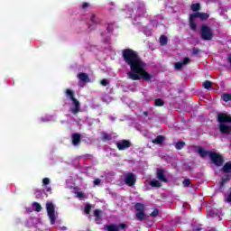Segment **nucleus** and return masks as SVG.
Returning a JSON list of instances; mask_svg holds the SVG:
<instances>
[{
  "label": "nucleus",
  "instance_id": "27",
  "mask_svg": "<svg viewBox=\"0 0 231 231\" xmlns=\"http://www.w3.org/2000/svg\"><path fill=\"white\" fill-rule=\"evenodd\" d=\"M201 8V5L199 4H193L191 5V10L192 12H198Z\"/></svg>",
  "mask_w": 231,
  "mask_h": 231
},
{
  "label": "nucleus",
  "instance_id": "40",
  "mask_svg": "<svg viewBox=\"0 0 231 231\" xmlns=\"http://www.w3.org/2000/svg\"><path fill=\"white\" fill-rule=\"evenodd\" d=\"M76 194H77V198H86V196H84V193L80 191L76 192Z\"/></svg>",
  "mask_w": 231,
  "mask_h": 231
},
{
  "label": "nucleus",
  "instance_id": "2",
  "mask_svg": "<svg viewBox=\"0 0 231 231\" xmlns=\"http://www.w3.org/2000/svg\"><path fill=\"white\" fill-rule=\"evenodd\" d=\"M200 39L202 41H212L214 39V31L208 24L200 25Z\"/></svg>",
  "mask_w": 231,
  "mask_h": 231
},
{
  "label": "nucleus",
  "instance_id": "44",
  "mask_svg": "<svg viewBox=\"0 0 231 231\" xmlns=\"http://www.w3.org/2000/svg\"><path fill=\"white\" fill-rule=\"evenodd\" d=\"M143 115H144V116H149V112L144 111V112L143 113Z\"/></svg>",
  "mask_w": 231,
  "mask_h": 231
},
{
  "label": "nucleus",
  "instance_id": "22",
  "mask_svg": "<svg viewBox=\"0 0 231 231\" xmlns=\"http://www.w3.org/2000/svg\"><path fill=\"white\" fill-rule=\"evenodd\" d=\"M167 42H168L167 36L162 35V36L160 37V44H161V46H165V45H167Z\"/></svg>",
  "mask_w": 231,
  "mask_h": 231
},
{
  "label": "nucleus",
  "instance_id": "6",
  "mask_svg": "<svg viewBox=\"0 0 231 231\" xmlns=\"http://www.w3.org/2000/svg\"><path fill=\"white\" fill-rule=\"evenodd\" d=\"M46 208H47V214L51 219V225H55V221L57 219V217H55V206H53V203H47Z\"/></svg>",
  "mask_w": 231,
  "mask_h": 231
},
{
  "label": "nucleus",
  "instance_id": "39",
  "mask_svg": "<svg viewBox=\"0 0 231 231\" xmlns=\"http://www.w3.org/2000/svg\"><path fill=\"white\" fill-rule=\"evenodd\" d=\"M42 183L43 185H50V179L48 178L43 179Z\"/></svg>",
  "mask_w": 231,
  "mask_h": 231
},
{
  "label": "nucleus",
  "instance_id": "14",
  "mask_svg": "<svg viewBox=\"0 0 231 231\" xmlns=\"http://www.w3.org/2000/svg\"><path fill=\"white\" fill-rule=\"evenodd\" d=\"M222 172H224L225 174H230L231 173V161L226 162L222 169H221Z\"/></svg>",
  "mask_w": 231,
  "mask_h": 231
},
{
  "label": "nucleus",
  "instance_id": "37",
  "mask_svg": "<svg viewBox=\"0 0 231 231\" xmlns=\"http://www.w3.org/2000/svg\"><path fill=\"white\" fill-rule=\"evenodd\" d=\"M100 84L102 86H109V79H104L101 80Z\"/></svg>",
  "mask_w": 231,
  "mask_h": 231
},
{
  "label": "nucleus",
  "instance_id": "47",
  "mask_svg": "<svg viewBox=\"0 0 231 231\" xmlns=\"http://www.w3.org/2000/svg\"><path fill=\"white\" fill-rule=\"evenodd\" d=\"M129 174H133L132 172H130Z\"/></svg>",
  "mask_w": 231,
  "mask_h": 231
},
{
  "label": "nucleus",
  "instance_id": "11",
  "mask_svg": "<svg viewBox=\"0 0 231 231\" xmlns=\"http://www.w3.org/2000/svg\"><path fill=\"white\" fill-rule=\"evenodd\" d=\"M72 138V145L74 147H78V145H80V142H82V135L80 134L76 133L71 135Z\"/></svg>",
  "mask_w": 231,
  "mask_h": 231
},
{
  "label": "nucleus",
  "instance_id": "3",
  "mask_svg": "<svg viewBox=\"0 0 231 231\" xmlns=\"http://www.w3.org/2000/svg\"><path fill=\"white\" fill-rule=\"evenodd\" d=\"M209 160L210 163L215 165V167H223L225 163V158H223V155L216 152H211L209 153Z\"/></svg>",
  "mask_w": 231,
  "mask_h": 231
},
{
  "label": "nucleus",
  "instance_id": "26",
  "mask_svg": "<svg viewBox=\"0 0 231 231\" xmlns=\"http://www.w3.org/2000/svg\"><path fill=\"white\" fill-rule=\"evenodd\" d=\"M66 95L67 97H69V98H70V100H73V98H75V93H73V91H71L70 89L66 90Z\"/></svg>",
  "mask_w": 231,
  "mask_h": 231
},
{
  "label": "nucleus",
  "instance_id": "5",
  "mask_svg": "<svg viewBox=\"0 0 231 231\" xmlns=\"http://www.w3.org/2000/svg\"><path fill=\"white\" fill-rule=\"evenodd\" d=\"M121 180H123L125 185H127L128 187H134V184L136 183V176L134 174H126L122 176Z\"/></svg>",
  "mask_w": 231,
  "mask_h": 231
},
{
  "label": "nucleus",
  "instance_id": "29",
  "mask_svg": "<svg viewBox=\"0 0 231 231\" xmlns=\"http://www.w3.org/2000/svg\"><path fill=\"white\" fill-rule=\"evenodd\" d=\"M189 17L191 18V19H200V17H201V13H194V14H189Z\"/></svg>",
  "mask_w": 231,
  "mask_h": 231
},
{
  "label": "nucleus",
  "instance_id": "17",
  "mask_svg": "<svg viewBox=\"0 0 231 231\" xmlns=\"http://www.w3.org/2000/svg\"><path fill=\"white\" fill-rule=\"evenodd\" d=\"M230 175L226 174L224 175V177L221 178V181L219 182L220 187H223L225 183H228L230 181Z\"/></svg>",
  "mask_w": 231,
  "mask_h": 231
},
{
  "label": "nucleus",
  "instance_id": "20",
  "mask_svg": "<svg viewBox=\"0 0 231 231\" xmlns=\"http://www.w3.org/2000/svg\"><path fill=\"white\" fill-rule=\"evenodd\" d=\"M189 27L194 32H196V30L198 29V25L196 24V22L194 21L193 18H190V17H189Z\"/></svg>",
  "mask_w": 231,
  "mask_h": 231
},
{
  "label": "nucleus",
  "instance_id": "46",
  "mask_svg": "<svg viewBox=\"0 0 231 231\" xmlns=\"http://www.w3.org/2000/svg\"><path fill=\"white\" fill-rule=\"evenodd\" d=\"M194 230H196V231H201V227H195Z\"/></svg>",
  "mask_w": 231,
  "mask_h": 231
},
{
  "label": "nucleus",
  "instance_id": "33",
  "mask_svg": "<svg viewBox=\"0 0 231 231\" xmlns=\"http://www.w3.org/2000/svg\"><path fill=\"white\" fill-rule=\"evenodd\" d=\"M94 216H95V217H96V221H98V219H100V210L96 209V210L94 211Z\"/></svg>",
  "mask_w": 231,
  "mask_h": 231
},
{
  "label": "nucleus",
  "instance_id": "36",
  "mask_svg": "<svg viewBox=\"0 0 231 231\" xmlns=\"http://www.w3.org/2000/svg\"><path fill=\"white\" fill-rule=\"evenodd\" d=\"M165 172H167V171H165V169H163V168H157V172H156V174H165Z\"/></svg>",
  "mask_w": 231,
  "mask_h": 231
},
{
  "label": "nucleus",
  "instance_id": "45",
  "mask_svg": "<svg viewBox=\"0 0 231 231\" xmlns=\"http://www.w3.org/2000/svg\"><path fill=\"white\" fill-rule=\"evenodd\" d=\"M228 62L231 64V54H228Z\"/></svg>",
  "mask_w": 231,
  "mask_h": 231
},
{
  "label": "nucleus",
  "instance_id": "19",
  "mask_svg": "<svg viewBox=\"0 0 231 231\" xmlns=\"http://www.w3.org/2000/svg\"><path fill=\"white\" fill-rule=\"evenodd\" d=\"M174 147H175V149H177V151H181V149H183V147H185V142L179 141L174 143Z\"/></svg>",
  "mask_w": 231,
  "mask_h": 231
},
{
  "label": "nucleus",
  "instance_id": "23",
  "mask_svg": "<svg viewBox=\"0 0 231 231\" xmlns=\"http://www.w3.org/2000/svg\"><path fill=\"white\" fill-rule=\"evenodd\" d=\"M32 207H33L35 212H41V210H42V207H41V204H39L37 202H34L32 204Z\"/></svg>",
  "mask_w": 231,
  "mask_h": 231
},
{
  "label": "nucleus",
  "instance_id": "28",
  "mask_svg": "<svg viewBox=\"0 0 231 231\" xmlns=\"http://www.w3.org/2000/svg\"><path fill=\"white\" fill-rule=\"evenodd\" d=\"M210 17V14L207 13H200V19L201 21H207Z\"/></svg>",
  "mask_w": 231,
  "mask_h": 231
},
{
  "label": "nucleus",
  "instance_id": "10",
  "mask_svg": "<svg viewBox=\"0 0 231 231\" xmlns=\"http://www.w3.org/2000/svg\"><path fill=\"white\" fill-rule=\"evenodd\" d=\"M187 64H190V58H184L182 62H176L174 63V68L177 69V71H180L183 66H187Z\"/></svg>",
  "mask_w": 231,
  "mask_h": 231
},
{
  "label": "nucleus",
  "instance_id": "18",
  "mask_svg": "<svg viewBox=\"0 0 231 231\" xmlns=\"http://www.w3.org/2000/svg\"><path fill=\"white\" fill-rule=\"evenodd\" d=\"M149 185L151 187H156V188L160 189V187H162V182H160V180H156V179H153V180H150Z\"/></svg>",
  "mask_w": 231,
  "mask_h": 231
},
{
  "label": "nucleus",
  "instance_id": "38",
  "mask_svg": "<svg viewBox=\"0 0 231 231\" xmlns=\"http://www.w3.org/2000/svg\"><path fill=\"white\" fill-rule=\"evenodd\" d=\"M199 48H193L192 49V55H198L199 53Z\"/></svg>",
  "mask_w": 231,
  "mask_h": 231
},
{
  "label": "nucleus",
  "instance_id": "34",
  "mask_svg": "<svg viewBox=\"0 0 231 231\" xmlns=\"http://www.w3.org/2000/svg\"><path fill=\"white\" fill-rule=\"evenodd\" d=\"M91 212V204H87L85 206V214H89Z\"/></svg>",
  "mask_w": 231,
  "mask_h": 231
},
{
  "label": "nucleus",
  "instance_id": "30",
  "mask_svg": "<svg viewBox=\"0 0 231 231\" xmlns=\"http://www.w3.org/2000/svg\"><path fill=\"white\" fill-rule=\"evenodd\" d=\"M91 23H93L94 24H98V23H100V20H98V18H97V16L95 14H93L90 18Z\"/></svg>",
  "mask_w": 231,
  "mask_h": 231
},
{
  "label": "nucleus",
  "instance_id": "41",
  "mask_svg": "<svg viewBox=\"0 0 231 231\" xmlns=\"http://www.w3.org/2000/svg\"><path fill=\"white\" fill-rule=\"evenodd\" d=\"M107 32H113V23H109L107 26Z\"/></svg>",
  "mask_w": 231,
  "mask_h": 231
},
{
  "label": "nucleus",
  "instance_id": "24",
  "mask_svg": "<svg viewBox=\"0 0 231 231\" xmlns=\"http://www.w3.org/2000/svg\"><path fill=\"white\" fill-rule=\"evenodd\" d=\"M202 86L205 89H210L212 88V83L210 80H206Z\"/></svg>",
  "mask_w": 231,
  "mask_h": 231
},
{
  "label": "nucleus",
  "instance_id": "16",
  "mask_svg": "<svg viewBox=\"0 0 231 231\" xmlns=\"http://www.w3.org/2000/svg\"><path fill=\"white\" fill-rule=\"evenodd\" d=\"M145 5L143 4H139L138 7H137V15L139 17H142V15H143L145 14Z\"/></svg>",
  "mask_w": 231,
  "mask_h": 231
},
{
  "label": "nucleus",
  "instance_id": "4",
  "mask_svg": "<svg viewBox=\"0 0 231 231\" xmlns=\"http://www.w3.org/2000/svg\"><path fill=\"white\" fill-rule=\"evenodd\" d=\"M135 213V219L137 221H145L147 219V215L145 214V205L142 203H136L134 205Z\"/></svg>",
  "mask_w": 231,
  "mask_h": 231
},
{
  "label": "nucleus",
  "instance_id": "7",
  "mask_svg": "<svg viewBox=\"0 0 231 231\" xmlns=\"http://www.w3.org/2000/svg\"><path fill=\"white\" fill-rule=\"evenodd\" d=\"M120 228H127V225L125 223H121L118 226L114 224L105 226V230L106 231H120Z\"/></svg>",
  "mask_w": 231,
  "mask_h": 231
},
{
  "label": "nucleus",
  "instance_id": "15",
  "mask_svg": "<svg viewBox=\"0 0 231 231\" xmlns=\"http://www.w3.org/2000/svg\"><path fill=\"white\" fill-rule=\"evenodd\" d=\"M152 143L155 145H162L163 142H165V136L164 135H159L155 139H153Z\"/></svg>",
  "mask_w": 231,
  "mask_h": 231
},
{
  "label": "nucleus",
  "instance_id": "31",
  "mask_svg": "<svg viewBox=\"0 0 231 231\" xmlns=\"http://www.w3.org/2000/svg\"><path fill=\"white\" fill-rule=\"evenodd\" d=\"M190 179H184V180L182 181L183 187H190Z\"/></svg>",
  "mask_w": 231,
  "mask_h": 231
},
{
  "label": "nucleus",
  "instance_id": "1",
  "mask_svg": "<svg viewBox=\"0 0 231 231\" xmlns=\"http://www.w3.org/2000/svg\"><path fill=\"white\" fill-rule=\"evenodd\" d=\"M122 57L125 64L130 67L127 77L130 80H145L151 82L152 76L145 70V62L138 55V52L133 49H125L122 51Z\"/></svg>",
  "mask_w": 231,
  "mask_h": 231
},
{
  "label": "nucleus",
  "instance_id": "42",
  "mask_svg": "<svg viewBox=\"0 0 231 231\" xmlns=\"http://www.w3.org/2000/svg\"><path fill=\"white\" fill-rule=\"evenodd\" d=\"M100 179H96L95 180H94V185H100Z\"/></svg>",
  "mask_w": 231,
  "mask_h": 231
},
{
  "label": "nucleus",
  "instance_id": "12",
  "mask_svg": "<svg viewBox=\"0 0 231 231\" xmlns=\"http://www.w3.org/2000/svg\"><path fill=\"white\" fill-rule=\"evenodd\" d=\"M78 79L81 81V82H91V79H89V76L87 73L84 72H80L78 74Z\"/></svg>",
  "mask_w": 231,
  "mask_h": 231
},
{
  "label": "nucleus",
  "instance_id": "13",
  "mask_svg": "<svg viewBox=\"0 0 231 231\" xmlns=\"http://www.w3.org/2000/svg\"><path fill=\"white\" fill-rule=\"evenodd\" d=\"M210 151H205L201 146H199L198 148V153L199 154V156H201V158H205L206 156H208V158L210 157Z\"/></svg>",
  "mask_w": 231,
  "mask_h": 231
},
{
  "label": "nucleus",
  "instance_id": "35",
  "mask_svg": "<svg viewBox=\"0 0 231 231\" xmlns=\"http://www.w3.org/2000/svg\"><path fill=\"white\" fill-rule=\"evenodd\" d=\"M163 104H164L163 99H162V98H158L155 100V106H163Z\"/></svg>",
  "mask_w": 231,
  "mask_h": 231
},
{
  "label": "nucleus",
  "instance_id": "32",
  "mask_svg": "<svg viewBox=\"0 0 231 231\" xmlns=\"http://www.w3.org/2000/svg\"><path fill=\"white\" fill-rule=\"evenodd\" d=\"M158 214H160V210H158V208H155L151 214V217H158Z\"/></svg>",
  "mask_w": 231,
  "mask_h": 231
},
{
  "label": "nucleus",
  "instance_id": "21",
  "mask_svg": "<svg viewBox=\"0 0 231 231\" xmlns=\"http://www.w3.org/2000/svg\"><path fill=\"white\" fill-rule=\"evenodd\" d=\"M112 136L111 134H107V133H103L102 134V140L103 142H108L109 140H112Z\"/></svg>",
  "mask_w": 231,
  "mask_h": 231
},
{
  "label": "nucleus",
  "instance_id": "43",
  "mask_svg": "<svg viewBox=\"0 0 231 231\" xmlns=\"http://www.w3.org/2000/svg\"><path fill=\"white\" fill-rule=\"evenodd\" d=\"M88 6H89L88 3H84L82 5V8L85 10V8H88Z\"/></svg>",
  "mask_w": 231,
  "mask_h": 231
},
{
  "label": "nucleus",
  "instance_id": "8",
  "mask_svg": "<svg viewBox=\"0 0 231 231\" xmlns=\"http://www.w3.org/2000/svg\"><path fill=\"white\" fill-rule=\"evenodd\" d=\"M116 145L119 151H125V149H129V147H131L132 143L130 141L122 140L121 142L116 143Z\"/></svg>",
  "mask_w": 231,
  "mask_h": 231
},
{
  "label": "nucleus",
  "instance_id": "25",
  "mask_svg": "<svg viewBox=\"0 0 231 231\" xmlns=\"http://www.w3.org/2000/svg\"><path fill=\"white\" fill-rule=\"evenodd\" d=\"M157 178H158V180H160V181H163L164 183H167V181H169V180H167V177L165 176V174H158Z\"/></svg>",
  "mask_w": 231,
  "mask_h": 231
},
{
  "label": "nucleus",
  "instance_id": "9",
  "mask_svg": "<svg viewBox=\"0 0 231 231\" xmlns=\"http://www.w3.org/2000/svg\"><path fill=\"white\" fill-rule=\"evenodd\" d=\"M72 105L74 106V107L70 108V112L72 113V115H77L78 113H80V102L78 101L77 98H72Z\"/></svg>",
  "mask_w": 231,
  "mask_h": 231
}]
</instances>
